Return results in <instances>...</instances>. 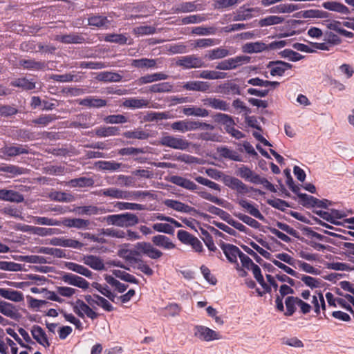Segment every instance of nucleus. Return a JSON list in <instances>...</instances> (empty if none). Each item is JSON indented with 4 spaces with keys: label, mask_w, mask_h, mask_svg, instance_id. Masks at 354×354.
Here are the masks:
<instances>
[{
    "label": "nucleus",
    "mask_w": 354,
    "mask_h": 354,
    "mask_svg": "<svg viewBox=\"0 0 354 354\" xmlns=\"http://www.w3.org/2000/svg\"><path fill=\"white\" fill-rule=\"evenodd\" d=\"M50 244L55 246L69 247L79 250H81L84 245V243L77 240L58 237L53 238L50 241Z\"/></svg>",
    "instance_id": "dca6fc26"
},
{
    "label": "nucleus",
    "mask_w": 354,
    "mask_h": 354,
    "mask_svg": "<svg viewBox=\"0 0 354 354\" xmlns=\"http://www.w3.org/2000/svg\"><path fill=\"white\" fill-rule=\"evenodd\" d=\"M279 55L283 58H288L291 62H298L304 57L300 53L288 48L279 52Z\"/></svg>",
    "instance_id": "0e129e2a"
},
{
    "label": "nucleus",
    "mask_w": 354,
    "mask_h": 354,
    "mask_svg": "<svg viewBox=\"0 0 354 354\" xmlns=\"http://www.w3.org/2000/svg\"><path fill=\"white\" fill-rule=\"evenodd\" d=\"M122 76L117 73L104 71L97 75L99 81L104 82H119L122 80Z\"/></svg>",
    "instance_id": "ea45409f"
},
{
    "label": "nucleus",
    "mask_w": 354,
    "mask_h": 354,
    "mask_svg": "<svg viewBox=\"0 0 354 354\" xmlns=\"http://www.w3.org/2000/svg\"><path fill=\"white\" fill-rule=\"evenodd\" d=\"M212 119L215 123L223 124L224 127L229 124H236L232 116L223 113H216L212 115Z\"/></svg>",
    "instance_id": "a19ab883"
},
{
    "label": "nucleus",
    "mask_w": 354,
    "mask_h": 354,
    "mask_svg": "<svg viewBox=\"0 0 354 354\" xmlns=\"http://www.w3.org/2000/svg\"><path fill=\"white\" fill-rule=\"evenodd\" d=\"M15 259L21 261H24L26 263H39L44 264L49 263L47 261L46 258L43 256L38 255H25V256H19Z\"/></svg>",
    "instance_id": "4d7b16f0"
},
{
    "label": "nucleus",
    "mask_w": 354,
    "mask_h": 354,
    "mask_svg": "<svg viewBox=\"0 0 354 354\" xmlns=\"http://www.w3.org/2000/svg\"><path fill=\"white\" fill-rule=\"evenodd\" d=\"M95 183L92 178L85 176L73 178L68 181V185L71 187H93Z\"/></svg>",
    "instance_id": "e433bc0d"
},
{
    "label": "nucleus",
    "mask_w": 354,
    "mask_h": 354,
    "mask_svg": "<svg viewBox=\"0 0 354 354\" xmlns=\"http://www.w3.org/2000/svg\"><path fill=\"white\" fill-rule=\"evenodd\" d=\"M176 65L185 69L206 67L207 64L196 55H190L181 57L176 62Z\"/></svg>",
    "instance_id": "20e7f679"
},
{
    "label": "nucleus",
    "mask_w": 354,
    "mask_h": 354,
    "mask_svg": "<svg viewBox=\"0 0 354 354\" xmlns=\"http://www.w3.org/2000/svg\"><path fill=\"white\" fill-rule=\"evenodd\" d=\"M284 18L280 16L270 15L259 21V25L261 27L269 26L282 23Z\"/></svg>",
    "instance_id": "052dcab7"
},
{
    "label": "nucleus",
    "mask_w": 354,
    "mask_h": 354,
    "mask_svg": "<svg viewBox=\"0 0 354 354\" xmlns=\"http://www.w3.org/2000/svg\"><path fill=\"white\" fill-rule=\"evenodd\" d=\"M122 136L126 138L138 140H146L149 137V133L139 129L125 131L122 133Z\"/></svg>",
    "instance_id": "6e6d98bb"
},
{
    "label": "nucleus",
    "mask_w": 354,
    "mask_h": 354,
    "mask_svg": "<svg viewBox=\"0 0 354 354\" xmlns=\"http://www.w3.org/2000/svg\"><path fill=\"white\" fill-rule=\"evenodd\" d=\"M136 247L138 250L140 256L145 254L151 259H158L162 256V252L154 248L149 242H138Z\"/></svg>",
    "instance_id": "6e6552de"
},
{
    "label": "nucleus",
    "mask_w": 354,
    "mask_h": 354,
    "mask_svg": "<svg viewBox=\"0 0 354 354\" xmlns=\"http://www.w3.org/2000/svg\"><path fill=\"white\" fill-rule=\"evenodd\" d=\"M55 40L65 44H81L84 43L85 38L77 33H70L68 35H57Z\"/></svg>",
    "instance_id": "a211bd4d"
},
{
    "label": "nucleus",
    "mask_w": 354,
    "mask_h": 354,
    "mask_svg": "<svg viewBox=\"0 0 354 354\" xmlns=\"http://www.w3.org/2000/svg\"><path fill=\"white\" fill-rule=\"evenodd\" d=\"M10 86L21 88L26 91H30L35 88V82L32 80H29L26 77H20L11 81Z\"/></svg>",
    "instance_id": "4c0bfd02"
},
{
    "label": "nucleus",
    "mask_w": 354,
    "mask_h": 354,
    "mask_svg": "<svg viewBox=\"0 0 354 354\" xmlns=\"http://www.w3.org/2000/svg\"><path fill=\"white\" fill-rule=\"evenodd\" d=\"M330 15L329 12L321 10H304L303 17L325 19L329 17Z\"/></svg>",
    "instance_id": "69168bd1"
},
{
    "label": "nucleus",
    "mask_w": 354,
    "mask_h": 354,
    "mask_svg": "<svg viewBox=\"0 0 354 354\" xmlns=\"http://www.w3.org/2000/svg\"><path fill=\"white\" fill-rule=\"evenodd\" d=\"M84 263L95 270H102L105 269L102 259L95 255L91 254L84 257Z\"/></svg>",
    "instance_id": "2f4dec72"
},
{
    "label": "nucleus",
    "mask_w": 354,
    "mask_h": 354,
    "mask_svg": "<svg viewBox=\"0 0 354 354\" xmlns=\"http://www.w3.org/2000/svg\"><path fill=\"white\" fill-rule=\"evenodd\" d=\"M297 227L300 229L303 232L304 234H305L308 237L315 238L318 241L329 243L336 246H337L338 245L339 242H336L335 240L328 236H326L317 232H315L310 227L302 225L301 224L297 223Z\"/></svg>",
    "instance_id": "f8f14e48"
},
{
    "label": "nucleus",
    "mask_w": 354,
    "mask_h": 354,
    "mask_svg": "<svg viewBox=\"0 0 354 354\" xmlns=\"http://www.w3.org/2000/svg\"><path fill=\"white\" fill-rule=\"evenodd\" d=\"M79 104L84 106L99 109L106 106L107 105V101L104 99L88 96L84 99L80 100Z\"/></svg>",
    "instance_id": "5701e85b"
},
{
    "label": "nucleus",
    "mask_w": 354,
    "mask_h": 354,
    "mask_svg": "<svg viewBox=\"0 0 354 354\" xmlns=\"http://www.w3.org/2000/svg\"><path fill=\"white\" fill-rule=\"evenodd\" d=\"M233 215L237 218H239L240 221L243 222L244 223L248 225L249 226L253 228L257 229L261 227V223H259L257 221L248 215L243 214L240 212H234Z\"/></svg>",
    "instance_id": "e2e57ef3"
},
{
    "label": "nucleus",
    "mask_w": 354,
    "mask_h": 354,
    "mask_svg": "<svg viewBox=\"0 0 354 354\" xmlns=\"http://www.w3.org/2000/svg\"><path fill=\"white\" fill-rule=\"evenodd\" d=\"M174 13H186L197 10V6L195 2H183L179 5L173 7Z\"/></svg>",
    "instance_id": "a18cd8bd"
},
{
    "label": "nucleus",
    "mask_w": 354,
    "mask_h": 354,
    "mask_svg": "<svg viewBox=\"0 0 354 354\" xmlns=\"http://www.w3.org/2000/svg\"><path fill=\"white\" fill-rule=\"evenodd\" d=\"M299 279L311 289L321 287L322 281L319 279L304 274H301Z\"/></svg>",
    "instance_id": "338daca9"
},
{
    "label": "nucleus",
    "mask_w": 354,
    "mask_h": 354,
    "mask_svg": "<svg viewBox=\"0 0 354 354\" xmlns=\"http://www.w3.org/2000/svg\"><path fill=\"white\" fill-rule=\"evenodd\" d=\"M132 66L138 68H153L156 66V60L154 59L141 58L138 59H133L131 63Z\"/></svg>",
    "instance_id": "37998d69"
},
{
    "label": "nucleus",
    "mask_w": 354,
    "mask_h": 354,
    "mask_svg": "<svg viewBox=\"0 0 354 354\" xmlns=\"http://www.w3.org/2000/svg\"><path fill=\"white\" fill-rule=\"evenodd\" d=\"M250 61V57L246 55H240L235 57H232L228 59H225L219 62L216 66V69L227 71L236 68L238 66L242 65L243 63H248Z\"/></svg>",
    "instance_id": "7ed1b4c3"
},
{
    "label": "nucleus",
    "mask_w": 354,
    "mask_h": 354,
    "mask_svg": "<svg viewBox=\"0 0 354 354\" xmlns=\"http://www.w3.org/2000/svg\"><path fill=\"white\" fill-rule=\"evenodd\" d=\"M218 91L225 95H243L238 84L227 81L218 86Z\"/></svg>",
    "instance_id": "cd10ccee"
},
{
    "label": "nucleus",
    "mask_w": 354,
    "mask_h": 354,
    "mask_svg": "<svg viewBox=\"0 0 354 354\" xmlns=\"http://www.w3.org/2000/svg\"><path fill=\"white\" fill-rule=\"evenodd\" d=\"M322 6L330 11L337 12L341 14L348 15L351 13L349 8L343 3L338 1H326Z\"/></svg>",
    "instance_id": "a878e982"
},
{
    "label": "nucleus",
    "mask_w": 354,
    "mask_h": 354,
    "mask_svg": "<svg viewBox=\"0 0 354 354\" xmlns=\"http://www.w3.org/2000/svg\"><path fill=\"white\" fill-rule=\"evenodd\" d=\"M242 50L245 53H258L267 50V44L262 41L248 42L243 46Z\"/></svg>",
    "instance_id": "bb28decb"
},
{
    "label": "nucleus",
    "mask_w": 354,
    "mask_h": 354,
    "mask_svg": "<svg viewBox=\"0 0 354 354\" xmlns=\"http://www.w3.org/2000/svg\"><path fill=\"white\" fill-rule=\"evenodd\" d=\"M108 224L118 227H132L139 223L138 217L131 212H124L119 214H111L103 218Z\"/></svg>",
    "instance_id": "f257e3e1"
},
{
    "label": "nucleus",
    "mask_w": 354,
    "mask_h": 354,
    "mask_svg": "<svg viewBox=\"0 0 354 354\" xmlns=\"http://www.w3.org/2000/svg\"><path fill=\"white\" fill-rule=\"evenodd\" d=\"M106 42L115 43L119 45H125L127 44L128 38L122 34H106L103 39Z\"/></svg>",
    "instance_id": "5fc2aeb1"
},
{
    "label": "nucleus",
    "mask_w": 354,
    "mask_h": 354,
    "mask_svg": "<svg viewBox=\"0 0 354 354\" xmlns=\"http://www.w3.org/2000/svg\"><path fill=\"white\" fill-rule=\"evenodd\" d=\"M0 296L14 302H21L24 299V295L21 292L10 288H0Z\"/></svg>",
    "instance_id": "412c9836"
},
{
    "label": "nucleus",
    "mask_w": 354,
    "mask_h": 354,
    "mask_svg": "<svg viewBox=\"0 0 354 354\" xmlns=\"http://www.w3.org/2000/svg\"><path fill=\"white\" fill-rule=\"evenodd\" d=\"M299 297L294 296H288L285 299L286 311L284 315L286 316H292L297 310L296 305H297Z\"/></svg>",
    "instance_id": "8fccbe9b"
},
{
    "label": "nucleus",
    "mask_w": 354,
    "mask_h": 354,
    "mask_svg": "<svg viewBox=\"0 0 354 354\" xmlns=\"http://www.w3.org/2000/svg\"><path fill=\"white\" fill-rule=\"evenodd\" d=\"M266 67L271 68L270 73L272 76H283L287 70L293 67V65L282 60H274L269 62Z\"/></svg>",
    "instance_id": "9d476101"
},
{
    "label": "nucleus",
    "mask_w": 354,
    "mask_h": 354,
    "mask_svg": "<svg viewBox=\"0 0 354 354\" xmlns=\"http://www.w3.org/2000/svg\"><path fill=\"white\" fill-rule=\"evenodd\" d=\"M194 333L195 337L203 341L210 342L221 338L219 333L207 326L201 325L195 326Z\"/></svg>",
    "instance_id": "0eeeda50"
},
{
    "label": "nucleus",
    "mask_w": 354,
    "mask_h": 354,
    "mask_svg": "<svg viewBox=\"0 0 354 354\" xmlns=\"http://www.w3.org/2000/svg\"><path fill=\"white\" fill-rule=\"evenodd\" d=\"M258 229L263 233H266L267 230H269L272 234L286 243H290L291 241V239L288 235L271 226H263L261 225V227Z\"/></svg>",
    "instance_id": "864d4df0"
},
{
    "label": "nucleus",
    "mask_w": 354,
    "mask_h": 354,
    "mask_svg": "<svg viewBox=\"0 0 354 354\" xmlns=\"http://www.w3.org/2000/svg\"><path fill=\"white\" fill-rule=\"evenodd\" d=\"M183 114H185V115H187V116L194 115V116L204 118V117H207L209 115L208 110L203 109V108L195 106H189V107H184L183 109Z\"/></svg>",
    "instance_id": "58836bf2"
},
{
    "label": "nucleus",
    "mask_w": 354,
    "mask_h": 354,
    "mask_svg": "<svg viewBox=\"0 0 354 354\" xmlns=\"http://www.w3.org/2000/svg\"><path fill=\"white\" fill-rule=\"evenodd\" d=\"M64 266L69 270L77 272L88 278L92 277V272L84 266L69 261L65 262Z\"/></svg>",
    "instance_id": "7c9ffc66"
},
{
    "label": "nucleus",
    "mask_w": 354,
    "mask_h": 354,
    "mask_svg": "<svg viewBox=\"0 0 354 354\" xmlns=\"http://www.w3.org/2000/svg\"><path fill=\"white\" fill-rule=\"evenodd\" d=\"M151 241L153 245L164 249L171 250L176 248V245L171 241L169 237L165 235H156L152 237Z\"/></svg>",
    "instance_id": "c85d7f7f"
},
{
    "label": "nucleus",
    "mask_w": 354,
    "mask_h": 354,
    "mask_svg": "<svg viewBox=\"0 0 354 354\" xmlns=\"http://www.w3.org/2000/svg\"><path fill=\"white\" fill-rule=\"evenodd\" d=\"M119 127H100L95 129V133L97 137H109L120 135Z\"/></svg>",
    "instance_id": "f704fd0d"
},
{
    "label": "nucleus",
    "mask_w": 354,
    "mask_h": 354,
    "mask_svg": "<svg viewBox=\"0 0 354 354\" xmlns=\"http://www.w3.org/2000/svg\"><path fill=\"white\" fill-rule=\"evenodd\" d=\"M199 196L202 198L209 201L212 203H214L219 206H221L224 208L230 209V206L231 205L230 203L227 202L223 198H218L216 196H212L210 193L207 192L205 191H201L198 192Z\"/></svg>",
    "instance_id": "473e14b6"
},
{
    "label": "nucleus",
    "mask_w": 354,
    "mask_h": 354,
    "mask_svg": "<svg viewBox=\"0 0 354 354\" xmlns=\"http://www.w3.org/2000/svg\"><path fill=\"white\" fill-rule=\"evenodd\" d=\"M31 335L33 339L44 347H49L50 343L45 330L38 325H34L31 328Z\"/></svg>",
    "instance_id": "2eb2a0df"
},
{
    "label": "nucleus",
    "mask_w": 354,
    "mask_h": 354,
    "mask_svg": "<svg viewBox=\"0 0 354 354\" xmlns=\"http://www.w3.org/2000/svg\"><path fill=\"white\" fill-rule=\"evenodd\" d=\"M0 313L12 319L19 321L21 315L16 311V306L10 302L0 301Z\"/></svg>",
    "instance_id": "ddd939ff"
},
{
    "label": "nucleus",
    "mask_w": 354,
    "mask_h": 354,
    "mask_svg": "<svg viewBox=\"0 0 354 354\" xmlns=\"http://www.w3.org/2000/svg\"><path fill=\"white\" fill-rule=\"evenodd\" d=\"M125 259L131 263H137V268L145 273L147 276H151L153 274V270L148 266L145 263L142 259L136 257L127 256Z\"/></svg>",
    "instance_id": "c756f323"
},
{
    "label": "nucleus",
    "mask_w": 354,
    "mask_h": 354,
    "mask_svg": "<svg viewBox=\"0 0 354 354\" xmlns=\"http://www.w3.org/2000/svg\"><path fill=\"white\" fill-rule=\"evenodd\" d=\"M166 180L174 185H176L178 186H180L184 189L190 191H195L196 189H198L197 185H196L194 182L180 176H171L169 178H166Z\"/></svg>",
    "instance_id": "4468645a"
},
{
    "label": "nucleus",
    "mask_w": 354,
    "mask_h": 354,
    "mask_svg": "<svg viewBox=\"0 0 354 354\" xmlns=\"http://www.w3.org/2000/svg\"><path fill=\"white\" fill-rule=\"evenodd\" d=\"M299 8L297 4H280L271 8L269 12L271 13H290Z\"/></svg>",
    "instance_id": "49530a36"
},
{
    "label": "nucleus",
    "mask_w": 354,
    "mask_h": 354,
    "mask_svg": "<svg viewBox=\"0 0 354 354\" xmlns=\"http://www.w3.org/2000/svg\"><path fill=\"white\" fill-rule=\"evenodd\" d=\"M19 110L13 106L8 104H0V116L10 118L17 115Z\"/></svg>",
    "instance_id": "774afa93"
},
{
    "label": "nucleus",
    "mask_w": 354,
    "mask_h": 354,
    "mask_svg": "<svg viewBox=\"0 0 354 354\" xmlns=\"http://www.w3.org/2000/svg\"><path fill=\"white\" fill-rule=\"evenodd\" d=\"M62 273L63 274L61 279L64 283L71 286H76L83 290H86L88 288L89 283L84 278L72 273Z\"/></svg>",
    "instance_id": "9b49d317"
},
{
    "label": "nucleus",
    "mask_w": 354,
    "mask_h": 354,
    "mask_svg": "<svg viewBox=\"0 0 354 354\" xmlns=\"http://www.w3.org/2000/svg\"><path fill=\"white\" fill-rule=\"evenodd\" d=\"M90 225L88 220L80 218H64L63 225L68 227H75L80 230L88 229Z\"/></svg>",
    "instance_id": "4be33fe9"
},
{
    "label": "nucleus",
    "mask_w": 354,
    "mask_h": 354,
    "mask_svg": "<svg viewBox=\"0 0 354 354\" xmlns=\"http://www.w3.org/2000/svg\"><path fill=\"white\" fill-rule=\"evenodd\" d=\"M171 127L175 131L186 132L196 130V121L188 120H179L171 124Z\"/></svg>",
    "instance_id": "aec40b11"
},
{
    "label": "nucleus",
    "mask_w": 354,
    "mask_h": 354,
    "mask_svg": "<svg viewBox=\"0 0 354 354\" xmlns=\"http://www.w3.org/2000/svg\"><path fill=\"white\" fill-rule=\"evenodd\" d=\"M252 183L255 185L261 184L266 189L269 190L272 193H277V189L274 185L271 183L267 178L264 177H261L259 174L255 175L253 178V180H252Z\"/></svg>",
    "instance_id": "bf43d9fd"
},
{
    "label": "nucleus",
    "mask_w": 354,
    "mask_h": 354,
    "mask_svg": "<svg viewBox=\"0 0 354 354\" xmlns=\"http://www.w3.org/2000/svg\"><path fill=\"white\" fill-rule=\"evenodd\" d=\"M223 182L224 185L232 190H236L238 194L245 195L250 191L257 193L261 196L266 194V192L254 187H248L239 178L229 175H223Z\"/></svg>",
    "instance_id": "f03ea898"
},
{
    "label": "nucleus",
    "mask_w": 354,
    "mask_h": 354,
    "mask_svg": "<svg viewBox=\"0 0 354 354\" xmlns=\"http://www.w3.org/2000/svg\"><path fill=\"white\" fill-rule=\"evenodd\" d=\"M159 144L162 146L180 150H185L189 145L187 140L173 136H162L159 140Z\"/></svg>",
    "instance_id": "39448f33"
},
{
    "label": "nucleus",
    "mask_w": 354,
    "mask_h": 354,
    "mask_svg": "<svg viewBox=\"0 0 354 354\" xmlns=\"http://www.w3.org/2000/svg\"><path fill=\"white\" fill-rule=\"evenodd\" d=\"M112 273L115 277L119 278L126 282L136 285L139 283V280L138 279H136L133 275L124 271L120 270H113Z\"/></svg>",
    "instance_id": "603ef678"
},
{
    "label": "nucleus",
    "mask_w": 354,
    "mask_h": 354,
    "mask_svg": "<svg viewBox=\"0 0 354 354\" xmlns=\"http://www.w3.org/2000/svg\"><path fill=\"white\" fill-rule=\"evenodd\" d=\"M183 87L187 91L206 92L209 89L210 84L208 82L189 81L185 83Z\"/></svg>",
    "instance_id": "393cba45"
},
{
    "label": "nucleus",
    "mask_w": 354,
    "mask_h": 354,
    "mask_svg": "<svg viewBox=\"0 0 354 354\" xmlns=\"http://www.w3.org/2000/svg\"><path fill=\"white\" fill-rule=\"evenodd\" d=\"M196 77L207 80H218L225 78L227 77V73L224 72L205 70L201 71L200 74Z\"/></svg>",
    "instance_id": "de8ad7c7"
},
{
    "label": "nucleus",
    "mask_w": 354,
    "mask_h": 354,
    "mask_svg": "<svg viewBox=\"0 0 354 354\" xmlns=\"http://www.w3.org/2000/svg\"><path fill=\"white\" fill-rule=\"evenodd\" d=\"M1 152L8 157H15L22 154H28L29 150L28 146L23 147L21 145L17 146H8L6 145L1 149Z\"/></svg>",
    "instance_id": "6ab92c4d"
},
{
    "label": "nucleus",
    "mask_w": 354,
    "mask_h": 354,
    "mask_svg": "<svg viewBox=\"0 0 354 354\" xmlns=\"http://www.w3.org/2000/svg\"><path fill=\"white\" fill-rule=\"evenodd\" d=\"M173 86L169 82H161L149 86L150 93H168L171 91Z\"/></svg>",
    "instance_id": "680f3d73"
},
{
    "label": "nucleus",
    "mask_w": 354,
    "mask_h": 354,
    "mask_svg": "<svg viewBox=\"0 0 354 354\" xmlns=\"http://www.w3.org/2000/svg\"><path fill=\"white\" fill-rule=\"evenodd\" d=\"M0 200L15 203H21L24 201V195L19 192L12 189H0Z\"/></svg>",
    "instance_id": "f3484780"
},
{
    "label": "nucleus",
    "mask_w": 354,
    "mask_h": 354,
    "mask_svg": "<svg viewBox=\"0 0 354 354\" xmlns=\"http://www.w3.org/2000/svg\"><path fill=\"white\" fill-rule=\"evenodd\" d=\"M148 105V102L143 99L136 97L129 98L124 100L123 106L131 109H140Z\"/></svg>",
    "instance_id": "13d9d810"
},
{
    "label": "nucleus",
    "mask_w": 354,
    "mask_h": 354,
    "mask_svg": "<svg viewBox=\"0 0 354 354\" xmlns=\"http://www.w3.org/2000/svg\"><path fill=\"white\" fill-rule=\"evenodd\" d=\"M235 174L236 176L250 183H252L254 176L257 174L252 171L248 166L244 165H241V167L236 171Z\"/></svg>",
    "instance_id": "09e8293b"
},
{
    "label": "nucleus",
    "mask_w": 354,
    "mask_h": 354,
    "mask_svg": "<svg viewBox=\"0 0 354 354\" xmlns=\"http://www.w3.org/2000/svg\"><path fill=\"white\" fill-rule=\"evenodd\" d=\"M230 55L229 50L223 48H216L209 50L205 55L204 58L209 60H214L217 59H222Z\"/></svg>",
    "instance_id": "c9c22d12"
},
{
    "label": "nucleus",
    "mask_w": 354,
    "mask_h": 354,
    "mask_svg": "<svg viewBox=\"0 0 354 354\" xmlns=\"http://www.w3.org/2000/svg\"><path fill=\"white\" fill-rule=\"evenodd\" d=\"M109 23V20L105 16L92 15L88 17V24L91 26L101 28L107 26Z\"/></svg>",
    "instance_id": "79ce46f5"
},
{
    "label": "nucleus",
    "mask_w": 354,
    "mask_h": 354,
    "mask_svg": "<svg viewBox=\"0 0 354 354\" xmlns=\"http://www.w3.org/2000/svg\"><path fill=\"white\" fill-rule=\"evenodd\" d=\"M76 212L80 215H95L103 212V209L95 205L79 206Z\"/></svg>",
    "instance_id": "c03bdc74"
},
{
    "label": "nucleus",
    "mask_w": 354,
    "mask_h": 354,
    "mask_svg": "<svg viewBox=\"0 0 354 354\" xmlns=\"http://www.w3.org/2000/svg\"><path fill=\"white\" fill-rule=\"evenodd\" d=\"M21 66L25 69L41 71L44 70L46 67V64L44 62H37L35 59H21L19 61Z\"/></svg>",
    "instance_id": "72a5a7b5"
},
{
    "label": "nucleus",
    "mask_w": 354,
    "mask_h": 354,
    "mask_svg": "<svg viewBox=\"0 0 354 354\" xmlns=\"http://www.w3.org/2000/svg\"><path fill=\"white\" fill-rule=\"evenodd\" d=\"M203 102L204 105L210 106L214 109H218L223 111H228L230 110L229 104L221 99L207 97L204 99Z\"/></svg>",
    "instance_id": "b1692460"
},
{
    "label": "nucleus",
    "mask_w": 354,
    "mask_h": 354,
    "mask_svg": "<svg viewBox=\"0 0 354 354\" xmlns=\"http://www.w3.org/2000/svg\"><path fill=\"white\" fill-rule=\"evenodd\" d=\"M218 245L221 248L227 261L231 263L237 264V257H239L241 250L236 245L220 241Z\"/></svg>",
    "instance_id": "1a4fd4ad"
},
{
    "label": "nucleus",
    "mask_w": 354,
    "mask_h": 354,
    "mask_svg": "<svg viewBox=\"0 0 354 354\" xmlns=\"http://www.w3.org/2000/svg\"><path fill=\"white\" fill-rule=\"evenodd\" d=\"M73 312L80 317L84 318V314L92 320L97 319L99 314L95 312L88 304L84 301L77 299L75 304L73 307Z\"/></svg>",
    "instance_id": "423d86ee"
},
{
    "label": "nucleus",
    "mask_w": 354,
    "mask_h": 354,
    "mask_svg": "<svg viewBox=\"0 0 354 354\" xmlns=\"http://www.w3.org/2000/svg\"><path fill=\"white\" fill-rule=\"evenodd\" d=\"M266 202L269 205L281 212H286L284 207L295 208L292 203L280 198L268 199Z\"/></svg>",
    "instance_id": "3c124183"
}]
</instances>
